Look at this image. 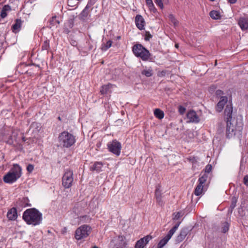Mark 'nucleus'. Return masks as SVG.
I'll return each instance as SVG.
<instances>
[{"label":"nucleus","mask_w":248,"mask_h":248,"mask_svg":"<svg viewBox=\"0 0 248 248\" xmlns=\"http://www.w3.org/2000/svg\"><path fill=\"white\" fill-rule=\"evenodd\" d=\"M22 218L27 224L36 226L42 222V214L35 208H30L24 212Z\"/></svg>","instance_id":"nucleus-1"},{"label":"nucleus","mask_w":248,"mask_h":248,"mask_svg":"<svg viewBox=\"0 0 248 248\" xmlns=\"http://www.w3.org/2000/svg\"><path fill=\"white\" fill-rule=\"evenodd\" d=\"M58 139L60 146L63 148L71 147L75 145L77 140L76 136L67 131L60 133Z\"/></svg>","instance_id":"nucleus-2"},{"label":"nucleus","mask_w":248,"mask_h":248,"mask_svg":"<svg viewBox=\"0 0 248 248\" xmlns=\"http://www.w3.org/2000/svg\"><path fill=\"white\" fill-rule=\"evenodd\" d=\"M22 174L21 167L15 164L13 168L3 176V181L5 183L12 184L19 179Z\"/></svg>","instance_id":"nucleus-3"},{"label":"nucleus","mask_w":248,"mask_h":248,"mask_svg":"<svg viewBox=\"0 0 248 248\" xmlns=\"http://www.w3.org/2000/svg\"><path fill=\"white\" fill-rule=\"evenodd\" d=\"M132 51L137 57H140L143 61H148L151 53L141 44H136L132 47Z\"/></svg>","instance_id":"nucleus-4"},{"label":"nucleus","mask_w":248,"mask_h":248,"mask_svg":"<svg viewBox=\"0 0 248 248\" xmlns=\"http://www.w3.org/2000/svg\"><path fill=\"white\" fill-rule=\"evenodd\" d=\"M226 123V136L227 138H231L237 134H240V132L243 129L241 124L240 125H238L236 124L235 120L228 122Z\"/></svg>","instance_id":"nucleus-5"},{"label":"nucleus","mask_w":248,"mask_h":248,"mask_svg":"<svg viewBox=\"0 0 248 248\" xmlns=\"http://www.w3.org/2000/svg\"><path fill=\"white\" fill-rule=\"evenodd\" d=\"M91 228L87 225H83L78 227L75 232V238L79 240L88 236L91 232Z\"/></svg>","instance_id":"nucleus-6"},{"label":"nucleus","mask_w":248,"mask_h":248,"mask_svg":"<svg viewBox=\"0 0 248 248\" xmlns=\"http://www.w3.org/2000/svg\"><path fill=\"white\" fill-rule=\"evenodd\" d=\"M107 147L108 151L113 154L119 156L120 155L122 149L121 143L116 140L108 142Z\"/></svg>","instance_id":"nucleus-7"},{"label":"nucleus","mask_w":248,"mask_h":248,"mask_svg":"<svg viewBox=\"0 0 248 248\" xmlns=\"http://www.w3.org/2000/svg\"><path fill=\"white\" fill-rule=\"evenodd\" d=\"M181 222H178L172 229H171L168 234L166 235L165 237H164L163 239H162L158 244V248H162L164 246H165L169 240L170 239L171 236L176 232V231L178 228Z\"/></svg>","instance_id":"nucleus-8"},{"label":"nucleus","mask_w":248,"mask_h":248,"mask_svg":"<svg viewBox=\"0 0 248 248\" xmlns=\"http://www.w3.org/2000/svg\"><path fill=\"white\" fill-rule=\"evenodd\" d=\"M73 171L66 170L62 178V184L65 188H69L72 186L73 182Z\"/></svg>","instance_id":"nucleus-9"},{"label":"nucleus","mask_w":248,"mask_h":248,"mask_svg":"<svg viewBox=\"0 0 248 248\" xmlns=\"http://www.w3.org/2000/svg\"><path fill=\"white\" fill-rule=\"evenodd\" d=\"M111 248H129L124 237L119 236L117 238L112 240L110 243Z\"/></svg>","instance_id":"nucleus-10"},{"label":"nucleus","mask_w":248,"mask_h":248,"mask_svg":"<svg viewBox=\"0 0 248 248\" xmlns=\"http://www.w3.org/2000/svg\"><path fill=\"white\" fill-rule=\"evenodd\" d=\"M186 119L187 123H198L200 120L196 112L193 110H191L187 113Z\"/></svg>","instance_id":"nucleus-11"},{"label":"nucleus","mask_w":248,"mask_h":248,"mask_svg":"<svg viewBox=\"0 0 248 248\" xmlns=\"http://www.w3.org/2000/svg\"><path fill=\"white\" fill-rule=\"evenodd\" d=\"M233 111V108L232 105H227L224 110V118L226 122L235 120L234 118H232V113Z\"/></svg>","instance_id":"nucleus-12"},{"label":"nucleus","mask_w":248,"mask_h":248,"mask_svg":"<svg viewBox=\"0 0 248 248\" xmlns=\"http://www.w3.org/2000/svg\"><path fill=\"white\" fill-rule=\"evenodd\" d=\"M93 9V7L86 5L84 9L82 11L78 16V18L80 20L85 21L88 17L90 16V12Z\"/></svg>","instance_id":"nucleus-13"},{"label":"nucleus","mask_w":248,"mask_h":248,"mask_svg":"<svg viewBox=\"0 0 248 248\" xmlns=\"http://www.w3.org/2000/svg\"><path fill=\"white\" fill-rule=\"evenodd\" d=\"M152 237L149 235L144 237L138 240L135 244V248H144V247L148 244L149 241L151 240Z\"/></svg>","instance_id":"nucleus-14"},{"label":"nucleus","mask_w":248,"mask_h":248,"mask_svg":"<svg viewBox=\"0 0 248 248\" xmlns=\"http://www.w3.org/2000/svg\"><path fill=\"white\" fill-rule=\"evenodd\" d=\"M228 102V97L227 96H221L219 101L217 103L216 107V110L218 112H220L223 110L224 106Z\"/></svg>","instance_id":"nucleus-15"},{"label":"nucleus","mask_w":248,"mask_h":248,"mask_svg":"<svg viewBox=\"0 0 248 248\" xmlns=\"http://www.w3.org/2000/svg\"><path fill=\"white\" fill-rule=\"evenodd\" d=\"M135 21L137 27L140 30H142L144 29L145 21L143 17L141 15H137L135 17Z\"/></svg>","instance_id":"nucleus-16"},{"label":"nucleus","mask_w":248,"mask_h":248,"mask_svg":"<svg viewBox=\"0 0 248 248\" xmlns=\"http://www.w3.org/2000/svg\"><path fill=\"white\" fill-rule=\"evenodd\" d=\"M7 217L9 220H15L17 217V210L13 207L9 210L7 213Z\"/></svg>","instance_id":"nucleus-17"},{"label":"nucleus","mask_w":248,"mask_h":248,"mask_svg":"<svg viewBox=\"0 0 248 248\" xmlns=\"http://www.w3.org/2000/svg\"><path fill=\"white\" fill-rule=\"evenodd\" d=\"M238 24L243 31L248 29V18L246 17H241L239 19Z\"/></svg>","instance_id":"nucleus-18"},{"label":"nucleus","mask_w":248,"mask_h":248,"mask_svg":"<svg viewBox=\"0 0 248 248\" xmlns=\"http://www.w3.org/2000/svg\"><path fill=\"white\" fill-rule=\"evenodd\" d=\"M187 233L188 230L187 229L184 228L182 229L179 234L176 237V241L177 243L182 242L186 238Z\"/></svg>","instance_id":"nucleus-19"},{"label":"nucleus","mask_w":248,"mask_h":248,"mask_svg":"<svg viewBox=\"0 0 248 248\" xmlns=\"http://www.w3.org/2000/svg\"><path fill=\"white\" fill-rule=\"evenodd\" d=\"M22 21L20 19H16L12 26L13 31L16 33L18 31L21 27Z\"/></svg>","instance_id":"nucleus-20"},{"label":"nucleus","mask_w":248,"mask_h":248,"mask_svg":"<svg viewBox=\"0 0 248 248\" xmlns=\"http://www.w3.org/2000/svg\"><path fill=\"white\" fill-rule=\"evenodd\" d=\"M11 10V8L9 5H4L0 13V16L2 18H4L7 16V12L10 11Z\"/></svg>","instance_id":"nucleus-21"},{"label":"nucleus","mask_w":248,"mask_h":248,"mask_svg":"<svg viewBox=\"0 0 248 248\" xmlns=\"http://www.w3.org/2000/svg\"><path fill=\"white\" fill-rule=\"evenodd\" d=\"M103 166V163L100 162H96L91 167V169L92 170H96L97 172L101 171L102 167Z\"/></svg>","instance_id":"nucleus-22"},{"label":"nucleus","mask_w":248,"mask_h":248,"mask_svg":"<svg viewBox=\"0 0 248 248\" xmlns=\"http://www.w3.org/2000/svg\"><path fill=\"white\" fill-rule=\"evenodd\" d=\"M112 86L113 85L110 83H108L107 85H103L101 87L100 91L101 94H106L108 93V90L109 89H110L111 88H112Z\"/></svg>","instance_id":"nucleus-23"},{"label":"nucleus","mask_w":248,"mask_h":248,"mask_svg":"<svg viewBox=\"0 0 248 248\" xmlns=\"http://www.w3.org/2000/svg\"><path fill=\"white\" fill-rule=\"evenodd\" d=\"M154 115L157 118L161 120L164 117V112L159 108H156L154 110Z\"/></svg>","instance_id":"nucleus-24"},{"label":"nucleus","mask_w":248,"mask_h":248,"mask_svg":"<svg viewBox=\"0 0 248 248\" xmlns=\"http://www.w3.org/2000/svg\"><path fill=\"white\" fill-rule=\"evenodd\" d=\"M204 185L198 184L194 190V194L196 196L201 195L203 192Z\"/></svg>","instance_id":"nucleus-25"},{"label":"nucleus","mask_w":248,"mask_h":248,"mask_svg":"<svg viewBox=\"0 0 248 248\" xmlns=\"http://www.w3.org/2000/svg\"><path fill=\"white\" fill-rule=\"evenodd\" d=\"M208 174L204 173L198 179V183L200 185H204L208 178Z\"/></svg>","instance_id":"nucleus-26"},{"label":"nucleus","mask_w":248,"mask_h":248,"mask_svg":"<svg viewBox=\"0 0 248 248\" xmlns=\"http://www.w3.org/2000/svg\"><path fill=\"white\" fill-rule=\"evenodd\" d=\"M112 42L111 40H108L106 44H102L101 45V49L103 51H107L109 48H110L112 45Z\"/></svg>","instance_id":"nucleus-27"},{"label":"nucleus","mask_w":248,"mask_h":248,"mask_svg":"<svg viewBox=\"0 0 248 248\" xmlns=\"http://www.w3.org/2000/svg\"><path fill=\"white\" fill-rule=\"evenodd\" d=\"M141 74L143 75H145L147 77H150L153 75V71L152 68L150 67L147 69H144L143 71H142Z\"/></svg>","instance_id":"nucleus-28"},{"label":"nucleus","mask_w":248,"mask_h":248,"mask_svg":"<svg viewBox=\"0 0 248 248\" xmlns=\"http://www.w3.org/2000/svg\"><path fill=\"white\" fill-rule=\"evenodd\" d=\"M210 16L214 19H218L220 17L219 12L214 10L210 12Z\"/></svg>","instance_id":"nucleus-29"},{"label":"nucleus","mask_w":248,"mask_h":248,"mask_svg":"<svg viewBox=\"0 0 248 248\" xmlns=\"http://www.w3.org/2000/svg\"><path fill=\"white\" fill-rule=\"evenodd\" d=\"M50 25L51 26H57V25L59 24L60 22L57 19V17L56 16L52 17V18L49 20Z\"/></svg>","instance_id":"nucleus-30"},{"label":"nucleus","mask_w":248,"mask_h":248,"mask_svg":"<svg viewBox=\"0 0 248 248\" xmlns=\"http://www.w3.org/2000/svg\"><path fill=\"white\" fill-rule=\"evenodd\" d=\"M169 19L175 27L178 26L179 22L172 14L169 15Z\"/></svg>","instance_id":"nucleus-31"},{"label":"nucleus","mask_w":248,"mask_h":248,"mask_svg":"<svg viewBox=\"0 0 248 248\" xmlns=\"http://www.w3.org/2000/svg\"><path fill=\"white\" fill-rule=\"evenodd\" d=\"M28 199L27 198H23L22 199L19 201V204L21 206L26 207L31 206L30 204L28 203Z\"/></svg>","instance_id":"nucleus-32"},{"label":"nucleus","mask_w":248,"mask_h":248,"mask_svg":"<svg viewBox=\"0 0 248 248\" xmlns=\"http://www.w3.org/2000/svg\"><path fill=\"white\" fill-rule=\"evenodd\" d=\"M79 219L82 222H90L91 218L87 215L82 216L79 217Z\"/></svg>","instance_id":"nucleus-33"},{"label":"nucleus","mask_w":248,"mask_h":248,"mask_svg":"<svg viewBox=\"0 0 248 248\" xmlns=\"http://www.w3.org/2000/svg\"><path fill=\"white\" fill-rule=\"evenodd\" d=\"M229 229V224L228 222H225L222 224V227H221V232L223 233H226L227 232Z\"/></svg>","instance_id":"nucleus-34"},{"label":"nucleus","mask_w":248,"mask_h":248,"mask_svg":"<svg viewBox=\"0 0 248 248\" xmlns=\"http://www.w3.org/2000/svg\"><path fill=\"white\" fill-rule=\"evenodd\" d=\"M49 49V41L46 40L44 42L42 46V49L43 50H48Z\"/></svg>","instance_id":"nucleus-35"},{"label":"nucleus","mask_w":248,"mask_h":248,"mask_svg":"<svg viewBox=\"0 0 248 248\" xmlns=\"http://www.w3.org/2000/svg\"><path fill=\"white\" fill-rule=\"evenodd\" d=\"M78 3V2L74 1V0H67V5L71 7H76V8H77Z\"/></svg>","instance_id":"nucleus-36"},{"label":"nucleus","mask_w":248,"mask_h":248,"mask_svg":"<svg viewBox=\"0 0 248 248\" xmlns=\"http://www.w3.org/2000/svg\"><path fill=\"white\" fill-rule=\"evenodd\" d=\"M155 197L161 196V186L159 185H158L156 187L155 191Z\"/></svg>","instance_id":"nucleus-37"},{"label":"nucleus","mask_w":248,"mask_h":248,"mask_svg":"<svg viewBox=\"0 0 248 248\" xmlns=\"http://www.w3.org/2000/svg\"><path fill=\"white\" fill-rule=\"evenodd\" d=\"M212 169V166L211 165L208 164L205 168V172L204 173H207L209 175V173L211 171Z\"/></svg>","instance_id":"nucleus-38"},{"label":"nucleus","mask_w":248,"mask_h":248,"mask_svg":"<svg viewBox=\"0 0 248 248\" xmlns=\"http://www.w3.org/2000/svg\"><path fill=\"white\" fill-rule=\"evenodd\" d=\"M236 202H237L236 198L234 197H232V200L231 204L230 205V206L232 207V209H234L235 207L236 204Z\"/></svg>","instance_id":"nucleus-39"},{"label":"nucleus","mask_w":248,"mask_h":248,"mask_svg":"<svg viewBox=\"0 0 248 248\" xmlns=\"http://www.w3.org/2000/svg\"><path fill=\"white\" fill-rule=\"evenodd\" d=\"M155 2L156 4L161 9H163L164 5L163 2H162L161 0H155Z\"/></svg>","instance_id":"nucleus-40"},{"label":"nucleus","mask_w":248,"mask_h":248,"mask_svg":"<svg viewBox=\"0 0 248 248\" xmlns=\"http://www.w3.org/2000/svg\"><path fill=\"white\" fill-rule=\"evenodd\" d=\"M152 35H151V34L149 31H146L145 36V40L146 41H149V40L152 38Z\"/></svg>","instance_id":"nucleus-41"},{"label":"nucleus","mask_w":248,"mask_h":248,"mask_svg":"<svg viewBox=\"0 0 248 248\" xmlns=\"http://www.w3.org/2000/svg\"><path fill=\"white\" fill-rule=\"evenodd\" d=\"M173 215H174V217H173V220H177V219H179L180 217H181V213L179 212L175 213Z\"/></svg>","instance_id":"nucleus-42"},{"label":"nucleus","mask_w":248,"mask_h":248,"mask_svg":"<svg viewBox=\"0 0 248 248\" xmlns=\"http://www.w3.org/2000/svg\"><path fill=\"white\" fill-rule=\"evenodd\" d=\"M98 0H89L87 4L90 7H92V6L96 3V2Z\"/></svg>","instance_id":"nucleus-43"},{"label":"nucleus","mask_w":248,"mask_h":248,"mask_svg":"<svg viewBox=\"0 0 248 248\" xmlns=\"http://www.w3.org/2000/svg\"><path fill=\"white\" fill-rule=\"evenodd\" d=\"M186 111V108L182 106L179 107V112L180 114H183Z\"/></svg>","instance_id":"nucleus-44"},{"label":"nucleus","mask_w":248,"mask_h":248,"mask_svg":"<svg viewBox=\"0 0 248 248\" xmlns=\"http://www.w3.org/2000/svg\"><path fill=\"white\" fill-rule=\"evenodd\" d=\"M157 202L160 205H163V202L162 200V196L155 197Z\"/></svg>","instance_id":"nucleus-45"},{"label":"nucleus","mask_w":248,"mask_h":248,"mask_svg":"<svg viewBox=\"0 0 248 248\" xmlns=\"http://www.w3.org/2000/svg\"><path fill=\"white\" fill-rule=\"evenodd\" d=\"M147 5L149 6V8L154 7V4L153 3L152 0H146Z\"/></svg>","instance_id":"nucleus-46"},{"label":"nucleus","mask_w":248,"mask_h":248,"mask_svg":"<svg viewBox=\"0 0 248 248\" xmlns=\"http://www.w3.org/2000/svg\"><path fill=\"white\" fill-rule=\"evenodd\" d=\"M34 169V166L31 164H29L27 167V170L29 172H31Z\"/></svg>","instance_id":"nucleus-47"},{"label":"nucleus","mask_w":248,"mask_h":248,"mask_svg":"<svg viewBox=\"0 0 248 248\" xmlns=\"http://www.w3.org/2000/svg\"><path fill=\"white\" fill-rule=\"evenodd\" d=\"M216 94L217 96L220 97L222 96L221 95L223 94V92L220 90H217L216 92Z\"/></svg>","instance_id":"nucleus-48"},{"label":"nucleus","mask_w":248,"mask_h":248,"mask_svg":"<svg viewBox=\"0 0 248 248\" xmlns=\"http://www.w3.org/2000/svg\"><path fill=\"white\" fill-rule=\"evenodd\" d=\"M243 183L246 186H248V175H246L244 176L243 179Z\"/></svg>","instance_id":"nucleus-49"},{"label":"nucleus","mask_w":248,"mask_h":248,"mask_svg":"<svg viewBox=\"0 0 248 248\" xmlns=\"http://www.w3.org/2000/svg\"><path fill=\"white\" fill-rule=\"evenodd\" d=\"M188 159L191 161L192 162H194V161H196L195 157L194 156L190 157Z\"/></svg>","instance_id":"nucleus-50"},{"label":"nucleus","mask_w":248,"mask_h":248,"mask_svg":"<svg viewBox=\"0 0 248 248\" xmlns=\"http://www.w3.org/2000/svg\"><path fill=\"white\" fill-rule=\"evenodd\" d=\"M233 209H232V207L230 206V208L228 210V214H232Z\"/></svg>","instance_id":"nucleus-51"},{"label":"nucleus","mask_w":248,"mask_h":248,"mask_svg":"<svg viewBox=\"0 0 248 248\" xmlns=\"http://www.w3.org/2000/svg\"><path fill=\"white\" fill-rule=\"evenodd\" d=\"M236 0H228V1L231 4H233L236 2Z\"/></svg>","instance_id":"nucleus-52"},{"label":"nucleus","mask_w":248,"mask_h":248,"mask_svg":"<svg viewBox=\"0 0 248 248\" xmlns=\"http://www.w3.org/2000/svg\"><path fill=\"white\" fill-rule=\"evenodd\" d=\"M163 3L167 4L169 2V0H161Z\"/></svg>","instance_id":"nucleus-53"},{"label":"nucleus","mask_w":248,"mask_h":248,"mask_svg":"<svg viewBox=\"0 0 248 248\" xmlns=\"http://www.w3.org/2000/svg\"><path fill=\"white\" fill-rule=\"evenodd\" d=\"M7 142L10 144L13 143V141H11V140H8Z\"/></svg>","instance_id":"nucleus-54"},{"label":"nucleus","mask_w":248,"mask_h":248,"mask_svg":"<svg viewBox=\"0 0 248 248\" xmlns=\"http://www.w3.org/2000/svg\"><path fill=\"white\" fill-rule=\"evenodd\" d=\"M178 46H178V44H176L175 45V46L176 47H177V48H178Z\"/></svg>","instance_id":"nucleus-55"},{"label":"nucleus","mask_w":248,"mask_h":248,"mask_svg":"<svg viewBox=\"0 0 248 248\" xmlns=\"http://www.w3.org/2000/svg\"><path fill=\"white\" fill-rule=\"evenodd\" d=\"M241 210L243 211V209H242V208L239 209V214H241V213H240V212H241Z\"/></svg>","instance_id":"nucleus-56"},{"label":"nucleus","mask_w":248,"mask_h":248,"mask_svg":"<svg viewBox=\"0 0 248 248\" xmlns=\"http://www.w3.org/2000/svg\"><path fill=\"white\" fill-rule=\"evenodd\" d=\"M246 213H244V214L242 213L241 214V216H246Z\"/></svg>","instance_id":"nucleus-57"},{"label":"nucleus","mask_w":248,"mask_h":248,"mask_svg":"<svg viewBox=\"0 0 248 248\" xmlns=\"http://www.w3.org/2000/svg\"><path fill=\"white\" fill-rule=\"evenodd\" d=\"M34 124L37 125L38 124H37V123L33 124H32V125H34Z\"/></svg>","instance_id":"nucleus-58"},{"label":"nucleus","mask_w":248,"mask_h":248,"mask_svg":"<svg viewBox=\"0 0 248 248\" xmlns=\"http://www.w3.org/2000/svg\"><path fill=\"white\" fill-rule=\"evenodd\" d=\"M58 119H59L60 121H61V117H58Z\"/></svg>","instance_id":"nucleus-59"},{"label":"nucleus","mask_w":248,"mask_h":248,"mask_svg":"<svg viewBox=\"0 0 248 248\" xmlns=\"http://www.w3.org/2000/svg\"><path fill=\"white\" fill-rule=\"evenodd\" d=\"M93 248H98V247H96V246H94V247H93Z\"/></svg>","instance_id":"nucleus-60"},{"label":"nucleus","mask_w":248,"mask_h":248,"mask_svg":"<svg viewBox=\"0 0 248 248\" xmlns=\"http://www.w3.org/2000/svg\"><path fill=\"white\" fill-rule=\"evenodd\" d=\"M121 38V36H118L117 39H120Z\"/></svg>","instance_id":"nucleus-61"}]
</instances>
